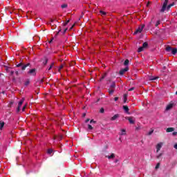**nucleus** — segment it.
Segmentation results:
<instances>
[{"instance_id": "obj_32", "label": "nucleus", "mask_w": 177, "mask_h": 177, "mask_svg": "<svg viewBox=\"0 0 177 177\" xmlns=\"http://www.w3.org/2000/svg\"><path fill=\"white\" fill-rule=\"evenodd\" d=\"M100 13H101V15H103V16H106V12L102 10L100 11Z\"/></svg>"}, {"instance_id": "obj_40", "label": "nucleus", "mask_w": 177, "mask_h": 177, "mask_svg": "<svg viewBox=\"0 0 177 177\" xmlns=\"http://www.w3.org/2000/svg\"><path fill=\"white\" fill-rule=\"evenodd\" d=\"M90 124H96V121L93 120H91L90 121Z\"/></svg>"}, {"instance_id": "obj_30", "label": "nucleus", "mask_w": 177, "mask_h": 177, "mask_svg": "<svg viewBox=\"0 0 177 177\" xmlns=\"http://www.w3.org/2000/svg\"><path fill=\"white\" fill-rule=\"evenodd\" d=\"M126 132H127V131L125 129H122V133L120 135H125Z\"/></svg>"}, {"instance_id": "obj_62", "label": "nucleus", "mask_w": 177, "mask_h": 177, "mask_svg": "<svg viewBox=\"0 0 177 177\" xmlns=\"http://www.w3.org/2000/svg\"><path fill=\"white\" fill-rule=\"evenodd\" d=\"M10 104H13V102H11Z\"/></svg>"}, {"instance_id": "obj_18", "label": "nucleus", "mask_w": 177, "mask_h": 177, "mask_svg": "<svg viewBox=\"0 0 177 177\" xmlns=\"http://www.w3.org/2000/svg\"><path fill=\"white\" fill-rule=\"evenodd\" d=\"M23 103H24V98H22L18 103V106H21L23 105Z\"/></svg>"}, {"instance_id": "obj_57", "label": "nucleus", "mask_w": 177, "mask_h": 177, "mask_svg": "<svg viewBox=\"0 0 177 177\" xmlns=\"http://www.w3.org/2000/svg\"><path fill=\"white\" fill-rule=\"evenodd\" d=\"M74 24L71 27L70 30H73V27H74Z\"/></svg>"}, {"instance_id": "obj_12", "label": "nucleus", "mask_w": 177, "mask_h": 177, "mask_svg": "<svg viewBox=\"0 0 177 177\" xmlns=\"http://www.w3.org/2000/svg\"><path fill=\"white\" fill-rule=\"evenodd\" d=\"M175 131V129L174 127H169L166 129V132L169 133V132H174Z\"/></svg>"}, {"instance_id": "obj_23", "label": "nucleus", "mask_w": 177, "mask_h": 177, "mask_svg": "<svg viewBox=\"0 0 177 177\" xmlns=\"http://www.w3.org/2000/svg\"><path fill=\"white\" fill-rule=\"evenodd\" d=\"M129 64V59H126L124 62V66H128Z\"/></svg>"}, {"instance_id": "obj_17", "label": "nucleus", "mask_w": 177, "mask_h": 177, "mask_svg": "<svg viewBox=\"0 0 177 177\" xmlns=\"http://www.w3.org/2000/svg\"><path fill=\"white\" fill-rule=\"evenodd\" d=\"M106 157L109 158V160H111V158L113 159L115 158V155L114 153H111V156H108Z\"/></svg>"}, {"instance_id": "obj_19", "label": "nucleus", "mask_w": 177, "mask_h": 177, "mask_svg": "<svg viewBox=\"0 0 177 177\" xmlns=\"http://www.w3.org/2000/svg\"><path fill=\"white\" fill-rule=\"evenodd\" d=\"M25 86H28L30 85V79H27L24 83Z\"/></svg>"}, {"instance_id": "obj_42", "label": "nucleus", "mask_w": 177, "mask_h": 177, "mask_svg": "<svg viewBox=\"0 0 177 177\" xmlns=\"http://www.w3.org/2000/svg\"><path fill=\"white\" fill-rule=\"evenodd\" d=\"M44 66H46L47 63H48V59H46L45 62H43Z\"/></svg>"}, {"instance_id": "obj_5", "label": "nucleus", "mask_w": 177, "mask_h": 177, "mask_svg": "<svg viewBox=\"0 0 177 177\" xmlns=\"http://www.w3.org/2000/svg\"><path fill=\"white\" fill-rule=\"evenodd\" d=\"M126 120H128L130 124H135V120H133V117H126Z\"/></svg>"}, {"instance_id": "obj_44", "label": "nucleus", "mask_w": 177, "mask_h": 177, "mask_svg": "<svg viewBox=\"0 0 177 177\" xmlns=\"http://www.w3.org/2000/svg\"><path fill=\"white\" fill-rule=\"evenodd\" d=\"M26 105L23 106V108H22V111H24L26 110Z\"/></svg>"}, {"instance_id": "obj_20", "label": "nucleus", "mask_w": 177, "mask_h": 177, "mask_svg": "<svg viewBox=\"0 0 177 177\" xmlns=\"http://www.w3.org/2000/svg\"><path fill=\"white\" fill-rule=\"evenodd\" d=\"M110 88H111V89H114L115 88V82H113L111 83Z\"/></svg>"}, {"instance_id": "obj_1", "label": "nucleus", "mask_w": 177, "mask_h": 177, "mask_svg": "<svg viewBox=\"0 0 177 177\" xmlns=\"http://www.w3.org/2000/svg\"><path fill=\"white\" fill-rule=\"evenodd\" d=\"M168 1L169 0H165L161 9L160 10V13H164L165 10H169V9H171V8L175 5L174 3L168 5Z\"/></svg>"}, {"instance_id": "obj_8", "label": "nucleus", "mask_w": 177, "mask_h": 177, "mask_svg": "<svg viewBox=\"0 0 177 177\" xmlns=\"http://www.w3.org/2000/svg\"><path fill=\"white\" fill-rule=\"evenodd\" d=\"M123 110L125 111V113H127V114H129V108L128 107V106H123Z\"/></svg>"}, {"instance_id": "obj_58", "label": "nucleus", "mask_w": 177, "mask_h": 177, "mask_svg": "<svg viewBox=\"0 0 177 177\" xmlns=\"http://www.w3.org/2000/svg\"><path fill=\"white\" fill-rule=\"evenodd\" d=\"M104 78L103 77H102L100 79V81L102 82V80H103Z\"/></svg>"}, {"instance_id": "obj_25", "label": "nucleus", "mask_w": 177, "mask_h": 177, "mask_svg": "<svg viewBox=\"0 0 177 177\" xmlns=\"http://www.w3.org/2000/svg\"><path fill=\"white\" fill-rule=\"evenodd\" d=\"M109 95H113V93H114V89H111V90L109 89Z\"/></svg>"}, {"instance_id": "obj_38", "label": "nucleus", "mask_w": 177, "mask_h": 177, "mask_svg": "<svg viewBox=\"0 0 177 177\" xmlns=\"http://www.w3.org/2000/svg\"><path fill=\"white\" fill-rule=\"evenodd\" d=\"M100 112L101 113H104V108H101L100 110Z\"/></svg>"}, {"instance_id": "obj_27", "label": "nucleus", "mask_w": 177, "mask_h": 177, "mask_svg": "<svg viewBox=\"0 0 177 177\" xmlns=\"http://www.w3.org/2000/svg\"><path fill=\"white\" fill-rule=\"evenodd\" d=\"M161 21H157L156 25H155V27H158V26H160Z\"/></svg>"}, {"instance_id": "obj_51", "label": "nucleus", "mask_w": 177, "mask_h": 177, "mask_svg": "<svg viewBox=\"0 0 177 177\" xmlns=\"http://www.w3.org/2000/svg\"><path fill=\"white\" fill-rule=\"evenodd\" d=\"M66 24H68L70 23V20H67L66 22H65Z\"/></svg>"}, {"instance_id": "obj_33", "label": "nucleus", "mask_w": 177, "mask_h": 177, "mask_svg": "<svg viewBox=\"0 0 177 177\" xmlns=\"http://www.w3.org/2000/svg\"><path fill=\"white\" fill-rule=\"evenodd\" d=\"M54 64H55L54 63H52V64H51V65H50V67L48 68V71H50V70H52V68L53 67Z\"/></svg>"}, {"instance_id": "obj_36", "label": "nucleus", "mask_w": 177, "mask_h": 177, "mask_svg": "<svg viewBox=\"0 0 177 177\" xmlns=\"http://www.w3.org/2000/svg\"><path fill=\"white\" fill-rule=\"evenodd\" d=\"M68 30V28H66L64 30L62 34H63V35L66 34V32H67Z\"/></svg>"}, {"instance_id": "obj_53", "label": "nucleus", "mask_w": 177, "mask_h": 177, "mask_svg": "<svg viewBox=\"0 0 177 177\" xmlns=\"http://www.w3.org/2000/svg\"><path fill=\"white\" fill-rule=\"evenodd\" d=\"M15 74H16V75H19V71H15Z\"/></svg>"}, {"instance_id": "obj_52", "label": "nucleus", "mask_w": 177, "mask_h": 177, "mask_svg": "<svg viewBox=\"0 0 177 177\" xmlns=\"http://www.w3.org/2000/svg\"><path fill=\"white\" fill-rule=\"evenodd\" d=\"M10 74H11V75H13V74H15V71H12Z\"/></svg>"}, {"instance_id": "obj_60", "label": "nucleus", "mask_w": 177, "mask_h": 177, "mask_svg": "<svg viewBox=\"0 0 177 177\" xmlns=\"http://www.w3.org/2000/svg\"><path fill=\"white\" fill-rule=\"evenodd\" d=\"M51 23H53V19H51Z\"/></svg>"}, {"instance_id": "obj_61", "label": "nucleus", "mask_w": 177, "mask_h": 177, "mask_svg": "<svg viewBox=\"0 0 177 177\" xmlns=\"http://www.w3.org/2000/svg\"><path fill=\"white\" fill-rule=\"evenodd\" d=\"M41 82H44V80H41Z\"/></svg>"}, {"instance_id": "obj_59", "label": "nucleus", "mask_w": 177, "mask_h": 177, "mask_svg": "<svg viewBox=\"0 0 177 177\" xmlns=\"http://www.w3.org/2000/svg\"><path fill=\"white\" fill-rule=\"evenodd\" d=\"M85 115H86V113H84V114H83V117H85Z\"/></svg>"}, {"instance_id": "obj_3", "label": "nucleus", "mask_w": 177, "mask_h": 177, "mask_svg": "<svg viewBox=\"0 0 177 177\" xmlns=\"http://www.w3.org/2000/svg\"><path fill=\"white\" fill-rule=\"evenodd\" d=\"M28 74H29V75H32L33 77H35V75H37V69L32 68L29 70Z\"/></svg>"}, {"instance_id": "obj_41", "label": "nucleus", "mask_w": 177, "mask_h": 177, "mask_svg": "<svg viewBox=\"0 0 177 177\" xmlns=\"http://www.w3.org/2000/svg\"><path fill=\"white\" fill-rule=\"evenodd\" d=\"M135 90V87H131L129 89V92H131V91H134Z\"/></svg>"}, {"instance_id": "obj_39", "label": "nucleus", "mask_w": 177, "mask_h": 177, "mask_svg": "<svg viewBox=\"0 0 177 177\" xmlns=\"http://www.w3.org/2000/svg\"><path fill=\"white\" fill-rule=\"evenodd\" d=\"M153 132H154V130H153V129L151 130V131L148 133V135H149V136L151 135V134L153 133Z\"/></svg>"}, {"instance_id": "obj_31", "label": "nucleus", "mask_w": 177, "mask_h": 177, "mask_svg": "<svg viewBox=\"0 0 177 177\" xmlns=\"http://www.w3.org/2000/svg\"><path fill=\"white\" fill-rule=\"evenodd\" d=\"M67 4H63V5H62L61 6V8H62V9H65V8H67Z\"/></svg>"}, {"instance_id": "obj_22", "label": "nucleus", "mask_w": 177, "mask_h": 177, "mask_svg": "<svg viewBox=\"0 0 177 177\" xmlns=\"http://www.w3.org/2000/svg\"><path fill=\"white\" fill-rule=\"evenodd\" d=\"M144 50H145V48H143V46H142V47L138 48V53L143 52Z\"/></svg>"}, {"instance_id": "obj_45", "label": "nucleus", "mask_w": 177, "mask_h": 177, "mask_svg": "<svg viewBox=\"0 0 177 177\" xmlns=\"http://www.w3.org/2000/svg\"><path fill=\"white\" fill-rule=\"evenodd\" d=\"M172 135H173L174 136H175L176 135H177V132H176V131L173 132V133H172Z\"/></svg>"}, {"instance_id": "obj_15", "label": "nucleus", "mask_w": 177, "mask_h": 177, "mask_svg": "<svg viewBox=\"0 0 177 177\" xmlns=\"http://www.w3.org/2000/svg\"><path fill=\"white\" fill-rule=\"evenodd\" d=\"M149 47V43L147 42H144L143 44H142V48H144V49H146Z\"/></svg>"}, {"instance_id": "obj_24", "label": "nucleus", "mask_w": 177, "mask_h": 177, "mask_svg": "<svg viewBox=\"0 0 177 177\" xmlns=\"http://www.w3.org/2000/svg\"><path fill=\"white\" fill-rule=\"evenodd\" d=\"M47 153H48V154H51V153H53V149H48Z\"/></svg>"}, {"instance_id": "obj_54", "label": "nucleus", "mask_w": 177, "mask_h": 177, "mask_svg": "<svg viewBox=\"0 0 177 177\" xmlns=\"http://www.w3.org/2000/svg\"><path fill=\"white\" fill-rule=\"evenodd\" d=\"M118 161H119L118 159H115L114 162L117 163V162H118Z\"/></svg>"}, {"instance_id": "obj_55", "label": "nucleus", "mask_w": 177, "mask_h": 177, "mask_svg": "<svg viewBox=\"0 0 177 177\" xmlns=\"http://www.w3.org/2000/svg\"><path fill=\"white\" fill-rule=\"evenodd\" d=\"M149 5H150V1H149V2L147 3V6L149 7Z\"/></svg>"}, {"instance_id": "obj_56", "label": "nucleus", "mask_w": 177, "mask_h": 177, "mask_svg": "<svg viewBox=\"0 0 177 177\" xmlns=\"http://www.w3.org/2000/svg\"><path fill=\"white\" fill-rule=\"evenodd\" d=\"M90 119H86L85 122H89Z\"/></svg>"}, {"instance_id": "obj_48", "label": "nucleus", "mask_w": 177, "mask_h": 177, "mask_svg": "<svg viewBox=\"0 0 177 177\" xmlns=\"http://www.w3.org/2000/svg\"><path fill=\"white\" fill-rule=\"evenodd\" d=\"M53 41V38H52V39L49 41V44H52Z\"/></svg>"}, {"instance_id": "obj_13", "label": "nucleus", "mask_w": 177, "mask_h": 177, "mask_svg": "<svg viewBox=\"0 0 177 177\" xmlns=\"http://www.w3.org/2000/svg\"><path fill=\"white\" fill-rule=\"evenodd\" d=\"M165 50L166 52H172V47L170 46H167Z\"/></svg>"}, {"instance_id": "obj_43", "label": "nucleus", "mask_w": 177, "mask_h": 177, "mask_svg": "<svg viewBox=\"0 0 177 177\" xmlns=\"http://www.w3.org/2000/svg\"><path fill=\"white\" fill-rule=\"evenodd\" d=\"M162 156V153H160L156 158L159 159Z\"/></svg>"}, {"instance_id": "obj_9", "label": "nucleus", "mask_w": 177, "mask_h": 177, "mask_svg": "<svg viewBox=\"0 0 177 177\" xmlns=\"http://www.w3.org/2000/svg\"><path fill=\"white\" fill-rule=\"evenodd\" d=\"M4 127H5V122L0 120V131H3Z\"/></svg>"}, {"instance_id": "obj_34", "label": "nucleus", "mask_w": 177, "mask_h": 177, "mask_svg": "<svg viewBox=\"0 0 177 177\" xmlns=\"http://www.w3.org/2000/svg\"><path fill=\"white\" fill-rule=\"evenodd\" d=\"M21 106H19L18 105V106H17V113H19L20 112V108H21Z\"/></svg>"}, {"instance_id": "obj_50", "label": "nucleus", "mask_w": 177, "mask_h": 177, "mask_svg": "<svg viewBox=\"0 0 177 177\" xmlns=\"http://www.w3.org/2000/svg\"><path fill=\"white\" fill-rule=\"evenodd\" d=\"M67 24H66V22H64V23L63 24L64 27H66V26H67Z\"/></svg>"}, {"instance_id": "obj_29", "label": "nucleus", "mask_w": 177, "mask_h": 177, "mask_svg": "<svg viewBox=\"0 0 177 177\" xmlns=\"http://www.w3.org/2000/svg\"><path fill=\"white\" fill-rule=\"evenodd\" d=\"M60 31H62V28H59V30L58 32H57V33L55 34V37H57V35H59V34L60 33Z\"/></svg>"}, {"instance_id": "obj_6", "label": "nucleus", "mask_w": 177, "mask_h": 177, "mask_svg": "<svg viewBox=\"0 0 177 177\" xmlns=\"http://www.w3.org/2000/svg\"><path fill=\"white\" fill-rule=\"evenodd\" d=\"M162 147V142H160L156 145V153H158L161 148Z\"/></svg>"}, {"instance_id": "obj_10", "label": "nucleus", "mask_w": 177, "mask_h": 177, "mask_svg": "<svg viewBox=\"0 0 177 177\" xmlns=\"http://www.w3.org/2000/svg\"><path fill=\"white\" fill-rule=\"evenodd\" d=\"M174 107V103H170L166 106V110L168 111V110H171Z\"/></svg>"}, {"instance_id": "obj_7", "label": "nucleus", "mask_w": 177, "mask_h": 177, "mask_svg": "<svg viewBox=\"0 0 177 177\" xmlns=\"http://www.w3.org/2000/svg\"><path fill=\"white\" fill-rule=\"evenodd\" d=\"M143 28H145V25H142L141 28H138L136 32H134V34H138L139 32H142V31L143 30Z\"/></svg>"}, {"instance_id": "obj_4", "label": "nucleus", "mask_w": 177, "mask_h": 177, "mask_svg": "<svg viewBox=\"0 0 177 177\" xmlns=\"http://www.w3.org/2000/svg\"><path fill=\"white\" fill-rule=\"evenodd\" d=\"M129 70V67L126 66L124 68L119 71L120 75H124V74H125V73H127V71H128Z\"/></svg>"}, {"instance_id": "obj_28", "label": "nucleus", "mask_w": 177, "mask_h": 177, "mask_svg": "<svg viewBox=\"0 0 177 177\" xmlns=\"http://www.w3.org/2000/svg\"><path fill=\"white\" fill-rule=\"evenodd\" d=\"M63 67H64V65H63V64H62V65L59 66V68H58L59 73H60V71H61L62 68H63Z\"/></svg>"}, {"instance_id": "obj_16", "label": "nucleus", "mask_w": 177, "mask_h": 177, "mask_svg": "<svg viewBox=\"0 0 177 177\" xmlns=\"http://www.w3.org/2000/svg\"><path fill=\"white\" fill-rule=\"evenodd\" d=\"M123 98H124V103H127V100H128V94H124L123 95Z\"/></svg>"}, {"instance_id": "obj_11", "label": "nucleus", "mask_w": 177, "mask_h": 177, "mask_svg": "<svg viewBox=\"0 0 177 177\" xmlns=\"http://www.w3.org/2000/svg\"><path fill=\"white\" fill-rule=\"evenodd\" d=\"M119 117V114H115L111 118V121H115V120H117V118H118Z\"/></svg>"}, {"instance_id": "obj_49", "label": "nucleus", "mask_w": 177, "mask_h": 177, "mask_svg": "<svg viewBox=\"0 0 177 177\" xmlns=\"http://www.w3.org/2000/svg\"><path fill=\"white\" fill-rule=\"evenodd\" d=\"M114 100H115V102H117V100H118V97H115L114 98Z\"/></svg>"}, {"instance_id": "obj_35", "label": "nucleus", "mask_w": 177, "mask_h": 177, "mask_svg": "<svg viewBox=\"0 0 177 177\" xmlns=\"http://www.w3.org/2000/svg\"><path fill=\"white\" fill-rule=\"evenodd\" d=\"M21 106H19L18 105V106H17V113H19L20 112V108H21Z\"/></svg>"}, {"instance_id": "obj_46", "label": "nucleus", "mask_w": 177, "mask_h": 177, "mask_svg": "<svg viewBox=\"0 0 177 177\" xmlns=\"http://www.w3.org/2000/svg\"><path fill=\"white\" fill-rule=\"evenodd\" d=\"M102 77H107V73H104L102 76Z\"/></svg>"}, {"instance_id": "obj_37", "label": "nucleus", "mask_w": 177, "mask_h": 177, "mask_svg": "<svg viewBox=\"0 0 177 177\" xmlns=\"http://www.w3.org/2000/svg\"><path fill=\"white\" fill-rule=\"evenodd\" d=\"M156 169H158L160 168V162L157 163L156 166L155 167Z\"/></svg>"}, {"instance_id": "obj_2", "label": "nucleus", "mask_w": 177, "mask_h": 177, "mask_svg": "<svg viewBox=\"0 0 177 177\" xmlns=\"http://www.w3.org/2000/svg\"><path fill=\"white\" fill-rule=\"evenodd\" d=\"M30 63L24 64L23 62H21L16 65L17 67H21L22 71H24V70H26V68H27V67H30Z\"/></svg>"}, {"instance_id": "obj_26", "label": "nucleus", "mask_w": 177, "mask_h": 177, "mask_svg": "<svg viewBox=\"0 0 177 177\" xmlns=\"http://www.w3.org/2000/svg\"><path fill=\"white\" fill-rule=\"evenodd\" d=\"M88 129H89V131H92V129H93V127H92V125L88 124Z\"/></svg>"}, {"instance_id": "obj_63", "label": "nucleus", "mask_w": 177, "mask_h": 177, "mask_svg": "<svg viewBox=\"0 0 177 177\" xmlns=\"http://www.w3.org/2000/svg\"><path fill=\"white\" fill-rule=\"evenodd\" d=\"M3 93H5V92L3 91Z\"/></svg>"}, {"instance_id": "obj_21", "label": "nucleus", "mask_w": 177, "mask_h": 177, "mask_svg": "<svg viewBox=\"0 0 177 177\" xmlns=\"http://www.w3.org/2000/svg\"><path fill=\"white\" fill-rule=\"evenodd\" d=\"M171 53H172V55H176L177 49L176 48H172L171 49Z\"/></svg>"}, {"instance_id": "obj_14", "label": "nucleus", "mask_w": 177, "mask_h": 177, "mask_svg": "<svg viewBox=\"0 0 177 177\" xmlns=\"http://www.w3.org/2000/svg\"><path fill=\"white\" fill-rule=\"evenodd\" d=\"M158 78H160V77L151 76V77H149V81H156V80H158Z\"/></svg>"}, {"instance_id": "obj_47", "label": "nucleus", "mask_w": 177, "mask_h": 177, "mask_svg": "<svg viewBox=\"0 0 177 177\" xmlns=\"http://www.w3.org/2000/svg\"><path fill=\"white\" fill-rule=\"evenodd\" d=\"M174 149H176V150H177V144L176 143L174 146Z\"/></svg>"}]
</instances>
